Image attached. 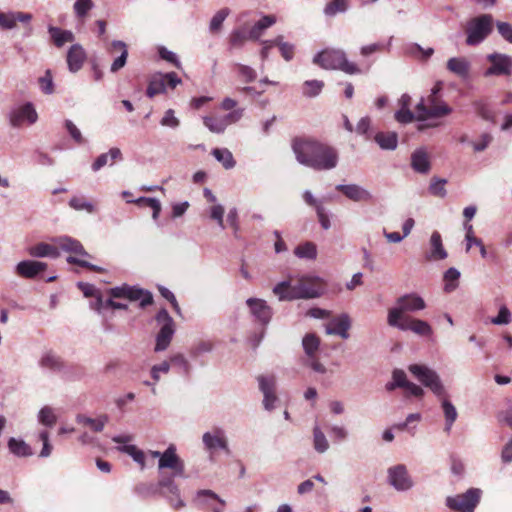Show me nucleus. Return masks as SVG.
<instances>
[{"label":"nucleus","instance_id":"nucleus-1","mask_svg":"<svg viewBox=\"0 0 512 512\" xmlns=\"http://www.w3.org/2000/svg\"><path fill=\"white\" fill-rule=\"evenodd\" d=\"M292 149L297 161L317 171H328L337 167L339 153L331 145L313 138H296Z\"/></svg>","mask_w":512,"mask_h":512},{"label":"nucleus","instance_id":"nucleus-2","mask_svg":"<svg viewBox=\"0 0 512 512\" xmlns=\"http://www.w3.org/2000/svg\"><path fill=\"white\" fill-rule=\"evenodd\" d=\"M313 63L326 70H341L346 74L354 75L361 73L358 66L348 61L346 53L341 49H325L318 52Z\"/></svg>","mask_w":512,"mask_h":512},{"label":"nucleus","instance_id":"nucleus-3","mask_svg":"<svg viewBox=\"0 0 512 512\" xmlns=\"http://www.w3.org/2000/svg\"><path fill=\"white\" fill-rule=\"evenodd\" d=\"M396 306L390 308L387 314L388 325H398L404 318H410L407 313H414L426 308L425 300L417 293H408L400 296Z\"/></svg>","mask_w":512,"mask_h":512},{"label":"nucleus","instance_id":"nucleus-4","mask_svg":"<svg viewBox=\"0 0 512 512\" xmlns=\"http://www.w3.org/2000/svg\"><path fill=\"white\" fill-rule=\"evenodd\" d=\"M494 19L491 14H481L469 20L465 28L466 44L478 46L492 33Z\"/></svg>","mask_w":512,"mask_h":512},{"label":"nucleus","instance_id":"nucleus-5","mask_svg":"<svg viewBox=\"0 0 512 512\" xmlns=\"http://www.w3.org/2000/svg\"><path fill=\"white\" fill-rule=\"evenodd\" d=\"M415 109L416 119L419 121L440 118L452 112V109L440 100L439 96L433 94H429L426 98L422 97Z\"/></svg>","mask_w":512,"mask_h":512},{"label":"nucleus","instance_id":"nucleus-6","mask_svg":"<svg viewBox=\"0 0 512 512\" xmlns=\"http://www.w3.org/2000/svg\"><path fill=\"white\" fill-rule=\"evenodd\" d=\"M409 372L425 387L430 389L438 398L446 395V390L442 381L433 369L420 364H411L408 367Z\"/></svg>","mask_w":512,"mask_h":512},{"label":"nucleus","instance_id":"nucleus-7","mask_svg":"<svg viewBox=\"0 0 512 512\" xmlns=\"http://www.w3.org/2000/svg\"><path fill=\"white\" fill-rule=\"evenodd\" d=\"M482 490L479 488H470L465 493L446 498V506L457 512H474V509L480 502Z\"/></svg>","mask_w":512,"mask_h":512},{"label":"nucleus","instance_id":"nucleus-8","mask_svg":"<svg viewBox=\"0 0 512 512\" xmlns=\"http://www.w3.org/2000/svg\"><path fill=\"white\" fill-rule=\"evenodd\" d=\"M176 477L179 476L174 474L163 475L159 479V493L160 496L164 497L169 502L171 507L180 509L185 506V503L181 499L180 489L175 482Z\"/></svg>","mask_w":512,"mask_h":512},{"label":"nucleus","instance_id":"nucleus-9","mask_svg":"<svg viewBox=\"0 0 512 512\" xmlns=\"http://www.w3.org/2000/svg\"><path fill=\"white\" fill-rule=\"evenodd\" d=\"M388 483L399 492H405L413 488L414 481L409 475L405 465L397 464L387 470Z\"/></svg>","mask_w":512,"mask_h":512},{"label":"nucleus","instance_id":"nucleus-10","mask_svg":"<svg viewBox=\"0 0 512 512\" xmlns=\"http://www.w3.org/2000/svg\"><path fill=\"white\" fill-rule=\"evenodd\" d=\"M158 469H170L171 474L185 477V464L184 461L177 454L176 446L171 444L162 452V456L158 461Z\"/></svg>","mask_w":512,"mask_h":512},{"label":"nucleus","instance_id":"nucleus-11","mask_svg":"<svg viewBox=\"0 0 512 512\" xmlns=\"http://www.w3.org/2000/svg\"><path fill=\"white\" fill-rule=\"evenodd\" d=\"M202 443L206 451L213 454L217 450L230 452L226 433L221 427H214L202 435Z\"/></svg>","mask_w":512,"mask_h":512},{"label":"nucleus","instance_id":"nucleus-12","mask_svg":"<svg viewBox=\"0 0 512 512\" xmlns=\"http://www.w3.org/2000/svg\"><path fill=\"white\" fill-rule=\"evenodd\" d=\"M491 66L484 71L485 77L509 76L512 74V57L507 54L492 53L487 56Z\"/></svg>","mask_w":512,"mask_h":512},{"label":"nucleus","instance_id":"nucleus-13","mask_svg":"<svg viewBox=\"0 0 512 512\" xmlns=\"http://www.w3.org/2000/svg\"><path fill=\"white\" fill-rule=\"evenodd\" d=\"M259 389L263 394V406L271 411L275 408L277 396L275 394L276 380L274 376L259 375L257 377Z\"/></svg>","mask_w":512,"mask_h":512},{"label":"nucleus","instance_id":"nucleus-14","mask_svg":"<svg viewBox=\"0 0 512 512\" xmlns=\"http://www.w3.org/2000/svg\"><path fill=\"white\" fill-rule=\"evenodd\" d=\"M389 326L401 331H411L419 336H431L433 333L432 327L428 322L413 317L404 318V320L398 322V325Z\"/></svg>","mask_w":512,"mask_h":512},{"label":"nucleus","instance_id":"nucleus-15","mask_svg":"<svg viewBox=\"0 0 512 512\" xmlns=\"http://www.w3.org/2000/svg\"><path fill=\"white\" fill-rule=\"evenodd\" d=\"M336 190L354 202H370L373 200V194L358 184H338Z\"/></svg>","mask_w":512,"mask_h":512},{"label":"nucleus","instance_id":"nucleus-16","mask_svg":"<svg viewBox=\"0 0 512 512\" xmlns=\"http://www.w3.org/2000/svg\"><path fill=\"white\" fill-rule=\"evenodd\" d=\"M246 304L250 308L251 314L263 325H267L272 317V309L263 299L249 298Z\"/></svg>","mask_w":512,"mask_h":512},{"label":"nucleus","instance_id":"nucleus-17","mask_svg":"<svg viewBox=\"0 0 512 512\" xmlns=\"http://www.w3.org/2000/svg\"><path fill=\"white\" fill-rule=\"evenodd\" d=\"M38 364L42 369L49 370L53 373L66 372L65 361L53 350L44 351L39 359Z\"/></svg>","mask_w":512,"mask_h":512},{"label":"nucleus","instance_id":"nucleus-18","mask_svg":"<svg viewBox=\"0 0 512 512\" xmlns=\"http://www.w3.org/2000/svg\"><path fill=\"white\" fill-rule=\"evenodd\" d=\"M37 112L31 103H26L10 113V124L13 127L21 126L25 121L33 124L37 121Z\"/></svg>","mask_w":512,"mask_h":512},{"label":"nucleus","instance_id":"nucleus-19","mask_svg":"<svg viewBox=\"0 0 512 512\" xmlns=\"http://www.w3.org/2000/svg\"><path fill=\"white\" fill-rule=\"evenodd\" d=\"M87 54L79 43L72 44L67 51L66 62L71 73L78 72L84 65Z\"/></svg>","mask_w":512,"mask_h":512},{"label":"nucleus","instance_id":"nucleus-20","mask_svg":"<svg viewBox=\"0 0 512 512\" xmlns=\"http://www.w3.org/2000/svg\"><path fill=\"white\" fill-rule=\"evenodd\" d=\"M47 264L35 260H23L15 266V273L22 278L34 279L38 274L46 270Z\"/></svg>","mask_w":512,"mask_h":512},{"label":"nucleus","instance_id":"nucleus-21","mask_svg":"<svg viewBox=\"0 0 512 512\" xmlns=\"http://www.w3.org/2000/svg\"><path fill=\"white\" fill-rule=\"evenodd\" d=\"M351 327V319L348 314L343 313L338 317L333 318L328 325H326L325 332L328 335H338L342 339L349 338V329Z\"/></svg>","mask_w":512,"mask_h":512},{"label":"nucleus","instance_id":"nucleus-22","mask_svg":"<svg viewBox=\"0 0 512 512\" xmlns=\"http://www.w3.org/2000/svg\"><path fill=\"white\" fill-rule=\"evenodd\" d=\"M411 167L415 172L420 174H428L430 172V157L425 148H417L411 154Z\"/></svg>","mask_w":512,"mask_h":512},{"label":"nucleus","instance_id":"nucleus-23","mask_svg":"<svg viewBox=\"0 0 512 512\" xmlns=\"http://www.w3.org/2000/svg\"><path fill=\"white\" fill-rule=\"evenodd\" d=\"M32 20V14L26 12L0 13V28L11 30L16 27L17 21L21 23H29Z\"/></svg>","mask_w":512,"mask_h":512},{"label":"nucleus","instance_id":"nucleus-24","mask_svg":"<svg viewBox=\"0 0 512 512\" xmlns=\"http://www.w3.org/2000/svg\"><path fill=\"white\" fill-rule=\"evenodd\" d=\"M54 242L58 248L63 251L74 253L84 257H90L88 252L84 249L83 245L77 240L70 236H60L54 239Z\"/></svg>","mask_w":512,"mask_h":512},{"label":"nucleus","instance_id":"nucleus-25","mask_svg":"<svg viewBox=\"0 0 512 512\" xmlns=\"http://www.w3.org/2000/svg\"><path fill=\"white\" fill-rule=\"evenodd\" d=\"M28 254L34 258H52L56 259L60 256L59 249L56 245L45 242H39L27 249Z\"/></svg>","mask_w":512,"mask_h":512},{"label":"nucleus","instance_id":"nucleus-26","mask_svg":"<svg viewBox=\"0 0 512 512\" xmlns=\"http://www.w3.org/2000/svg\"><path fill=\"white\" fill-rule=\"evenodd\" d=\"M117 51L120 52V56L113 61L110 67V71L113 73L122 69L127 62L128 50L126 43L120 40L112 41L110 47L108 48V52L114 53Z\"/></svg>","mask_w":512,"mask_h":512},{"label":"nucleus","instance_id":"nucleus-27","mask_svg":"<svg viewBox=\"0 0 512 512\" xmlns=\"http://www.w3.org/2000/svg\"><path fill=\"white\" fill-rule=\"evenodd\" d=\"M448 254L445 250L442 238L439 232L434 231L430 238V250L426 254V259L430 261L443 260Z\"/></svg>","mask_w":512,"mask_h":512},{"label":"nucleus","instance_id":"nucleus-28","mask_svg":"<svg viewBox=\"0 0 512 512\" xmlns=\"http://www.w3.org/2000/svg\"><path fill=\"white\" fill-rule=\"evenodd\" d=\"M48 33L52 43L57 48H62L65 44L72 43L75 40V35L72 31L56 26H48Z\"/></svg>","mask_w":512,"mask_h":512},{"label":"nucleus","instance_id":"nucleus-29","mask_svg":"<svg viewBox=\"0 0 512 512\" xmlns=\"http://www.w3.org/2000/svg\"><path fill=\"white\" fill-rule=\"evenodd\" d=\"M446 67L450 72L463 79L469 76L470 62L465 57H452L448 59Z\"/></svg>","mask_w":512,"mask_h":512},{"label":"nucleus","instance_id":"nucleus-30","mask_svg":"<svg viewBox=\"0 0 512 512\" xmlns=\"http://www.w3.org/2000/svg\"><path fill=\"white\" fill-rule=\"evenodd\" d=\"M319 295L320 293L314 286L305 282H298L297 284L293 285L291 296L292 300H296L317 298Z\"/></svg>","mask_w":512,"mask_h":512},{"label":"nucleus","instance_id":"nucleus-31","mask_svg":"<svg viewBox=\"0 0 512 512\" xmlns=\"http://www.w3.org/2000/svg\"><path fill=\"white\" fill-rule=\"evenodd\" d=\"M174 332V325H162L156 336V345L154 350L156 352L166 350L170 345Z\"/></svg>","mask_w":512,"mask_h":512},{"label":"nucleus","instance_id":"nucleus-32","mask_svg":"<svg viewBox=\"0 0 512 512\" xmlns=\"http://www.w3.org/2000/svg\"><path fill=\"white\" fill-rule=\"evenodd\" d=\"M440 399L441 407L445 418L444 431L446 433H450L452 426L458 417V413L452 402L446 398V395L444 397H441Z\"/></svg>","mask_w":512,"mask_h":512},{"label":"nucleus","instance_id":"nucleus-33","mask_svg":"<svg viewBox=\"0 0 512 512\" xmlns=\"http://www.w3.org/2000/svg\"><path fill=\"white\" fill-rule=\"evenodd\" d=\"M127 299L130 301H140V307L145 308L153 303V296L151 292L143 290L136 286H130L128 288Z\"/></svg>","mask_w":512,"mask_h":512},{"label":"nucleus","instance_id":"nucleus-34","mask_svg":"<svg viewBox=\"0 0 512 512\" xmlns=\"http://www.w3.org/2000/svg\"><path fill=\"white\" fill-rule=\"evenodd\" d=\"M374 140L383 150H395L398 146V135L396 132H378L374 136Z\"/></svg>","mask_w":512,"mask_h":512},{"label":"nucleus","instance_id":"nucleus-35","mask_svg":"<svg viewBox=\"0 0 512 512\" xmlns=\"http://www.w3.org/2000/svg\"><path fill=\"white\" fill-rule=\"evenodd\" d=\"M122 159V153L119 148H111L107 153L100 154L95 161L92 164V170L98 171L102 167H104L106 164H108L109 160H111V165L113 164V161L115 160H121Z\"/></svg>","mask_w":512,"mask_h":512},{"label":"nucleus","instance_id":"nucleus-36","mask_svg":"<svg viewBox=\"0 0 512 512\" xmlns=\"http://www.w3.org/2000/svg\"><path fill=\"white\" fill-rule=\"evenodd\" d=\"M109 417L106 414L100 415L98 418H90L88 416L79 414L76 417V421L79 424L84 426H89L94 432H101L106 423L108 422Z\"/></svg>","mask_w":512,"mask_h":512},{"label":"nucleus","instance_id":"nucleus-37","mask_svg":"<svg viewBox=\"0 0 512 512\" xmlns=\"http://www.w3.org/2000/svg\"><path fill=\"white\" fill-rule=\"evenodd\" d=\"M9 451L17 457H29L33 455L32 448L22 439L11 437L8 440Z\"/></svg>","mask_w":512,"mask_h":512},{"label":"nucleus","instance_id":"nucleus-38","mask_svg":"<svg viewBox=\"0 0 512 512\" xmlns=\"http://www.w3.org/2000/svg\"><path fill=\"white\" fill-rule=\"evenodd\" d=\"M134 492L141 498H150L159 493V481L157 483L152 482H140L134 487Z\"/></svg>","mask_w":512,"mask_h":512},{"label":"nucleus","instance_id":"nucleus-39","mask_svg":"<svg viewBox=\"0 0 512 512\" xmlns=\"http://www.w3.org/2000/svg\"><path fill=\"white\" fill-rule=\"evenodd\" d=\"M166 90L165 77L163 74L154 75L150 81L146 90V95L149 98H153L154 96L164 93Z\"/></svg>","mask_w":512,"mask_h":512},{"label":"nucleus","instance_id":"nucleus-40","mask_svg":"<svg viewBox=\"0 0 512 512\" xmlns=\"http://www.w3.org/2000/svg\"><path fill=\"white\" fill-rule=\"evenodd\" d=\"M212 155L225 169H232L236 165L233 154L227 148H215L212 150Z\"/></svg>","mask_w":512,"mask_h":512},{"label":"nucleus","instance_id":"nucleus-41","mask_svg":"<svg viewBox=\"0 0 512 512\" xmlns=\"http://www.w3.org/2000/svg\"><path fill=\"white\" fill-rule=\"evenodd\" d=\"M120 452L129 455L141 468L144 470L145 464V453L137 448L135 445H123L117 448Z\"/></svg>","mask_w":512,"mask_h":512},{"label":"nucleus","instance_id":"nucleus-42","mask_svg":"<svg viewBox=\"0 0 512 512\" xmlns=\"http://www.w3.org/2000/svg\"><path fill=\"white\" fill-rule=\"evenodd\" d=\"M302 346L309 358H314L320 346V339L313 333H308L302 340Z\"/></svg>","mask_w":512,"mask_h":512},{"label":"nucleus","instance_id":"nucleus-43","mask_svg":"<svg viewBox=\"0 0 512 512\" xmlns=\"http://www.w3.org/2000/svg\"><path fill=\"white\" fill-rule=\"evenodd\" d=\"M94 6L93 0H76L73 4L75 17L82 21L85 20Z\"/></svg>","mask_w":512,"mask_h":512},{"label":"nucleus","instance_id":"nucleus-44","mask_svg":"<svg viewBox=\"0 0 512 512\" xmlns=\"http://www.w3.org/2000/svg\"><path fill=\"white\" fill-rule=\"evenodd\" d=\"M329 442L318 425L313 428V447L318 453H325L329 449Z\"/></svg>","mask_w":512,"mask_h":512},{"label":"nucleus","instance_id":"nucleus-45","mask_svg":"<svg viewBox=\"0 0 512 512\" xmlns=\"http://www.w3.org/2000/svg\"><path fill=\"white\" fill-rule=\"evenodd\" d=\"M38 422L46 427H53L57 422V416L54 409L50 406H44L38 412Z\"/></svg>","mask_w":512,"mask_h":512},{"label":"nucleus","instance_id":"nucleus-46","mask_svg":"<svg viewBox=\"0 0 512 512\" xmlns=\"http://www.w3.org/2000/svg\"><path fill=\"white\" fill-rule=\"evenodd\" d=\"M294 253L299 258L313 260L317 256V248L314 243L305 242L303 244L298 245L295 248Z\"/></svg>","mask_w":512,"mask_h":512},{"label":"nucleus","instance_id":"nucleus-47","mask_svg":"<svg viewBox=\"0 0 512 512\" xmlns=\"http://www.w3.org/2000/svg\"><path fill=\"white\" fill-rule=\"evenodd\" d=\"M348 6L349 4L347 0H332L326 4L323 12L327 17H334L338 13L346 12Z\"/></svg>","mask_w":512,"mask_h":512},{"label":"nucleus","instance_id":"nucleus-48","mask_svg":"<svg viewBox=\"0 0 512 512\" xmlns=\"http://www.w3.org/2000/svg\"><path fill=\"white\" fill-rule=\"evenodd\" d=\"M324 87L323 81L320 80H307L302 85V93L305 97L318 96Z\"/></svg>","mask_w":512,"mask_h":512},{"label":"nucleus","instance_id":"nucleus-49","mask_svg":"<svg viewBox=\"0 0 512 512\" xmlns=\"http://www.w3.org/2000/svg\"><path fill=\"white\" fill-rule=\"evenodd\" d=\"M204 125L212 132L216 134H221L227 128L225 125V120L221 117H212L206 116L203 118Z\"/></svg>","mask_w":512,"mask_h":512},{"label":"nucleus","instance_id":"nucleus-50","mask_svg":"<svg viewBox=\"0 0 512 512\" xmlns=\"http://www.w3.org/2000/svg\"><path fill=\"white\" fill-rule=\"evenodd\" d=\"M293 285L289 281H282L273 288V293L280 301H292Z\"/></svg>","mask_w":512,"mask_h":512},{"label":"nucleus","instance_id":"nucleus-51","mask_svg":"<svg viewBox=\"0 0 512 512\" xmlns=\"http://www.w3.org/2000/svg\"><path fill=\"white\" fill-rule=\"evenodd\" d=\"M128 203H136L138 205L145 204L146 206L150 207L153 210L152 217L154 220H156L159 217V214L161 212V203L156 198H149V197H140L137 200H127Z\"/></svg>","mask_w":512,"mask_h":512},{"label":"nucleus","instance_id":"nucleus-52","mask_svg":"<svg viewBox=\"0 0 512 512\" xmlns=\"http://www.w3.org/2000/svg\"><path fill=\"white\" fill-rule=\"evenodd\" d=\"M446 183V179L433 177L428 188L430 194H432L433 196L444 198L447 195V191L445 188Z\"/></svg>","mask_w":512,"mask_h":512},{"label":"nucleus","instance_id":"nucleus-53","mask_svg":"<svg viewBox=\"0 0 512 512\" xmlns=\"http://www.w3.org/2000/svg\"><path fill=\"white\" fill-rule=\"evenodd\" d=\"M38 84L40 90L46 94L51 95L54 93V81L52 71L47 69L43 76L38 78Z\"/></svg>","mask_w":512,"mask_h":512},{"label":"nucleus","instance_id":"nucleus-54","mask_svg":"<svg viewBox=\"0 0 512 512\" xmlns=\"http://www.w3.org/2000/svg\"><path fill=\"white\" fill-rule=\"evenodd\" d=\"M476 113L484 120L494 122V112L489 107L488 103L483 100H477L473 103Z\"/></svg>","mask_w":512,"mask_h":512},{"label":"nucleus","instance_id":"nucleus-55","mask_svg":"<svg viewBox=\"0 0 512 512\" xmlns=\"http://www.w3.org/2000/svg\"><path fill=\"white\" fill-rule=\"evenodd\" d=\"M69 205L77 211L85 210L88 213H93L95 211L94 205L84 197H72L69 201Z\"/></svg>","mask_w":512,"mask_h":512},{"label":"nucleus","instance_id":"nucleus-56","mask_svg":"<svg viewBox=\"0 0 512 512\" xmlns=\"http://www.w3.org/2000/svg\"><path fill=\"white\" fill-rule=\"evenodd\" d=\"M230 10L228 8L220 9L215 13L210 21L209 29L211 32H217L221 29L223 22L229 15Z\"/></svg>","mask_w":512,"mask_h":512},{"label":"nucleus","instance_id":"nucleus-57","mask_svg":"<svg viewBox=\"0 0 512 512\" xmlns=\"http://www.w3.org/2000/svg\"><path fill=\"white\" fill-rule=\"evenodd\" d=\"M460 278V272L456 268H449L444 273V280L447 282L444 289L446 292H452L456 289L457 284L454 283Z\"/></svg>","mask_w":512,"mask_h":512},{"label":"nucleus","instance_id":"nucleus-58","mask_svg":"<svg viewBox=\"0 0 512 512\" xmlns=\"http://www.w3.org/2000/svg\"><path fill=\"white\" fill-rule=\"evenodd\" d=\"M276 46H278L282 57L286 61H290L294 56V46L291 43L284 42L283 36L276 37Z\"/></svg>","mask_w":512,"mask_h":512},{"label":"nucleus","instance_id":"nucleus-59","mask_svg":"<svg viewBox=\"0 0 512 512\" xmlns=\"http://www.w3.org/2000/svg\"><path fill=\"white\" fill-rule=\"evenodd\" d=\"M248 38V35L243 29H235L229 36L230 46L233 48L242 47Z\"/></svg>","mask_w":512,"mask_h":512},{"label":"nucleus","instance_id":"nucleus-60","mask_svg":"<svg viewBox=\"0 0 512 512\" xmlns=\"http://www.w3.org/2000/svg\"><path fill=\"white\" fill-rule=\"evenodd\" d=\"M511 321V312L505 305L500 307L497 316L491 318V323L494 325H508Z\"/></svg>","mask_w":512,"mask_h":512},{"label":"nucleus","instance_id":"nucleus-61","mask_svg":"<svg viewBox=\"0 0 512 512\" xmlns=\"http://www.w3.org/2000/svg\"><path fill=\"white\" fill-rule=\"evenodd\" d=\"M65 128L71 138L79 145L85 143V139L83 138L81 131L78 129V127L71 121L66 120L65 121Z\"/></svg>","mask_w":512,"mask_h":512},{"label":"nucleus","instance_id":"nucleus-62","mask_svg":"<svg viewBox=\"0 0 512 512\" xmlns=\"http://www.w3.org/2000/svg\"><path fill=\"white\" fill-rule=\"evenodd\" d=\"M500 36L512 44V24L509 22L497 21L495 23Z\"/></svg>","mask_w":512,"mask_h":512},{"label":"nucleus","instance_id":"nucleus-63","mask_svg":"<svg viewBox=\"0 0 512 512\" xmlns=\"http://www.w3.org/2000/svg\"><path fill=\"white\" fill-rule=\"evenodd\" d=\"M160 124L164 127L177 128L180 125L179 119L175 116L173 109H168L162 117Z\"/></svg>","mask_w":512,"mask_h":512},{"label":"nucleus","instance_id":"nucleus-64","mask_svg":"<svg viewBox=\"0 0 512 512\" xmlns=\"http://www.w3.org/2000/svg\"><path fill=\"white\" fill-rule=\"evenodd\" d=\"M236 68L239 76H241L245 82L250 83L256 79L257 74L252 67L243 64H236Z\"/></svg>","mask_w":512,"mask_h":512}]
</instances>
